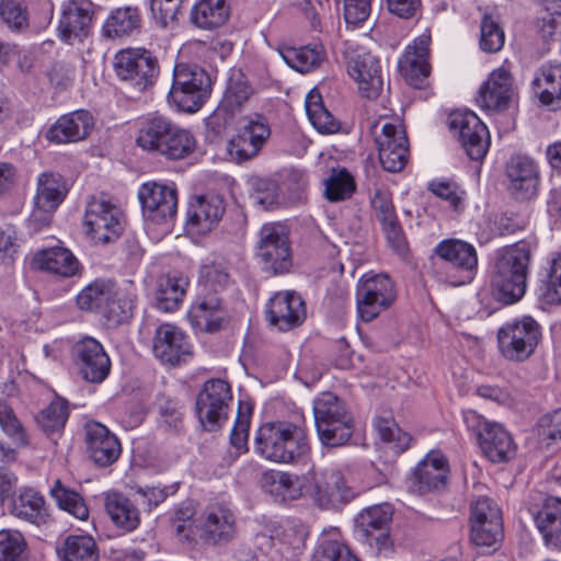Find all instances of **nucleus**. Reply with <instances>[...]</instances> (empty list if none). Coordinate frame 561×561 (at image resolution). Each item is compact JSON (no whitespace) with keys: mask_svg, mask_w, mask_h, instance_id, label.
Returning <instances> with one entry per match:
<instances>
[{"mask_svg":"<svg viewBox=\"0 0 561 561\" xmlns=\"http://www.w3.org/2000/svg\"><path fill=\"white\" fill-rule=\"evenodd\" d=\"M277 483L285 495L291 499L309 496L317 506L335 510L355 497L342 470L335 466L312 467L301 478L290 473L277 474Z\"/></svg>","mask_w":561,"mask_h":561,"instance_id":"nucleus-1","label":"nucleus"},{"mask_svg":"<svg viewBox=\"0 0 561 561\" xmlns=\"http://www.w3.org/2000/svg\"><path fill=\"white\" fill-rule=\"evenodd\" d=\"M254 449L268 461L293 462L309 451L306 428L289 421L264 423L256 432Z\"/></svg>","mask_w":561,"mask_h":561,"instance_id":"nucleus-2","label":"nucleus"},{"mask_svg":"<svg viewBox=\"0 0 561 561\" xmlns=\"http://www.w3.org/2000/svg\"><path fill=\"white\" fill-rule=\"evenodd\" d=\"M530 251L518 242L503 249L494 264L492 285L497 299L506 305L518 301L526 293Z\"/></svg>","mask_w":561,"mask_h":561,"instance_id":"nucleus-3","label":"nucleus"},{"mask_svg":"<svg viewBox=\"0 0 561 561\" xmlns=\"http://www.w3.org/2000/svg\"><path fill=\"white\" fill-rule=\"evenodd\" d=\"M439 260V278L453 286L470 283L477 272L478 254L474 247L458 239L440 241L434 249Z\"/></svg>","mask_w":561,"mask_h":561,"instance_id":"nucleus-4","label":"nucleus"},{"mask_svg":"<svg viewBox=\"0 0 561 561\" xmlns=\"http://www.w3.org/2000/svg\"><path fill=\"white\" fill-rule=\"evenodd\" d=\"M210 92V77L203 68L185 62L175 65L169 100L180 110L188 113L198 111Z\"/></svg>","mask_w":561,"mask_h":561,"instance_id":"nucleus-5","label":"nucleus"},{"mask_svg":"<svg viewBox=\"0 0 561 561\" xmlns=\"http://www.w3.org/2000/svg\"><path fill=\"white\" fill-rule=\"evenodd\" d=\"M541 327L530 316H524L503 324L497 331V347L510 362L528 359L541 341Z\"/></svg>","mask_w":561,"mask_h":561,"instance_id":"nucleus-6","label":"nucleus"},{"mask_svg":"<svg viewBox=\"0 0 561 561\" xmlns=\"http://www.w3.org/2000/svg\"><path fill=\"white\" fill-rule=\"evenodd\" d=\"M255 254L265 271L275 275L287 273L293 266V252L286 227L279 222L263 225Z\"/></svg>","mask_w":561,"mask_h":561,"instance_id":"nucleus-7","label":"nucleus"},{"mask_svg":"<svg viewBox=\"0 0 561 561\" xmlns=\"http://www.w3.org/2000/svg\"><path fill=\"white\" fill-rule=\"evenodd\" d=\"M397 297L393 282L386 274H365L357 284L358 317L369 322L392 306Z\"/></svg>","mask_w":561,"mask_h":561,"instance_id":"nucleus-8","label":"nucleus"},{"mask_svg":"<svg viewBox=\"0 0 561 561\" xmlns=\"http://www.w3.org/2000/svg\"><path fill=\"white\" fill-rule=\"evenodd\" d=\"M348 76L366 99H377L383 88L379 59L360 46L345 42L343 51Z\"/></svg>","mask_w":561,"mask_h":561,"instance_id":"nucleus-9","label":"nucleus"},{"mask_svg":"<svg viewBox=\"0 0 561 561\" xmlns=\"http://www.w3.org/2000/svg\"><path fill=\"white\" fill-rule=\"evenodd\" d=\"M87 233L96 243L116 240L124 230L122 209L104 196H93L84 213Z\"/></svg>","mask_w":561,"mask_h":561,"instance_id":"nucleus-10","label":"nucleus"},{"mask_svg":"<svg viewBox=\"0 0 561 561\" xmlns=\"http://www.w3.org/2000/svg\"><path fill=\"white\" fill-rule=\"evenodd\" d=\"M114 67L119 79L144 91L159 72L157 59L144 48L122 49L115 56Z\"/></svg>","mask_w":561,"mask_h":561,"instance_id":"nucleus-11","label":"nucleus"},{"mask_svg":"<svg viewBox=\"0 0 561 561\" xmlns=\"http://www.w3.org/2000/svg\"><path fill=\"white\" fill-rule=\"evenodd\" d=\"M199 538L210 546H222L237 538V518L234 513L224 504H210L196 519Z\"/></svg>","mask_w":561,"mask_h":561,"instance_id":"nucleus-12","label":"nucleus"},{"mask_svg":"<svg viewBox=\"0 0 561 561\" xmlns=\"http://www.w3.org/2000/svg\"><path fill=\"white\" fill-rule=\"evenodd\" d=\"M231 399L230 387L225 380L211 379L205 382L197 397L196 411L206 430L213 431L227 420L228 403Z\"/></svg>","mask_w":561,"mask_h":561,"instance_id":"nucleus-13","label":"nucleus"},{"mask_svg":"<svg viewBox=\"0 0 561 561\" xmlns=\"http://www.w3.org/2000/svg\"><path fill=\"white\" fill-rule=\"evenodd\" d=\"M449 127L459 135L468 157L481 160L488 152L490 136L486 126L471 111H456L450 114Z\"/></svg>","mask_w":561,"mask_h":561,"instance_id":"nucleus-14","label":"nucleus"},{"mask_svg":"<svg viewBox=\"0 0 561 561\" xmlns=\"http://www.w3.org/2000/svg\"><path fill=\"white\" fill-rule=\"evenodd\" d=\"M68 193L62 175L54 172H44L37 178V190L34 198L35 209L31 215V222L36 227L47 226L58 206Z\"/></svg>","mask_w":561,"mask_h":561,"instance_id":"nucleus-15","label":"nucleus"},{"mask_svg":"<svg viewBox=\"0 0 561 561\" xmlns=\"http://www.w3.org/2000/svg\"><path fill=\"white\" fill-rule=\"evenodd\" d=\"M138 197L145 217L156 224L170 222L178 210V192L172 185L148 182L140 186Z\"/></svg>","mask_w":561,"mask_h":561,"instance_id":"nucleus-16","label":"nucleus"},{"mask_svg":"<svg viewBox=\"0 0 561 561\" xmlns=\"http://www.w3.org/2000/svg\"><path fill=\"white\" fill-rule=\"evenodd\" d=\"M379 161L388 172L401 171L408 162L409 142L400 122H386L379 135L376 134Z\"/></svg>","mask_w":561,"mask_h":561,"instance_id":"nucleus-17","label":"nucleus"},{"mask_svg":"<svg viewBox=\"0 0 561 561\" xmlns=\"http://www.w3.org/2000/svg\"><path fill=\"white\" fill-rule=\"evenodd\" d=\"M73 356L79 373L89 382H102L111 369V360L102 344L93 337L85 336L73 346Z\"/></svg>","mask_w":561,"mask_h":561,"instance_id":"nucleus-18","label":"nucleus"},{"mask_svg":"<svg viewBox=\"0 0 561 561\" xmlns=\"http://www.w3.org/2000/svg\"><path fill=\"white\" fill-rule=\"evenodd\" d=\"M271 136L270 126L264 117H250L241 131L228 144L230 157L243 162L255 158Z\"/></svg>","mask_w":561,"mask_h":561,"instance_id":"nucleus-19","label":"nucleus"},{"mask_svg":"<svg viewBox=\"0 0 561 561\" xmlns=\"http://www.w3.org/2000/svg\"><path fill=\"white\" fill-rule=\"evenodd\" d=\"M152 350L159 360L171 366L185 363L192 356L187 336L170 323H163L157 328Z\"/></svg>","mask_w":561,"mask_h":561,"instance_id":"nucleus-20","label":"nucleus"},{"mask_svg":"<svg viewBox=\"0 0 561 561\" xmlns=\"http://www.w3.org/2000/svg\"><path fill=\"white\" fill-rule=\"evenodd\" d=\"M391 516L389 505L371 506L359 514L358 533L367 545L376 548L378 552L389 550L391 547L388 531Z\"/></svg>","mask_w":561,"mask_h":561,"instance_id":"nucleus-21","label":"nucleus"},{"mask_svg":"<svg viewBox=\"0 0 561 561\" xmlns=\"http://www.w3.org/2000/svg\"><path fill=\"white\" fill-rule=\"evenodd\" d=\"M266 316L271 325L279 331H288L302 323L305 305L294 291L276 293L268 301Z\"/></svg>","mask_w":561,"mask_h":561,"instance_id":"nucleus-22","label":"nucleus"},{"mask_svg":"<svg viewBox=\"0 0 561 561\" xmlns=\"http://www.w3.org/2000/svg\"><path fill=\"white\" fill-rule=\"evenodd\" d=\"M224 213L225 204L221 197L194 196L187 208L186 229L191 233H208L218 225Z\"/></svg>","mask_w":561,"mask_h":561,"instance_id":"nucleus-23","label":"nucleus"},{"mask_svg":"<svg viewBox=\"0 0 561 561\" xmlns=\"http://www.w3.org/2000/svg\"><path fill=\"white\" fill-rule=\"evenodd\" d=\"M188 319L195 329L211 333L224 327L227 311L217 294L198 290L197 297L188 310Z\"/></svg>","mask_w":561,"mask_h":561,"instance_id":"nucleus-24","label":"nucleus"},{"mask_svg":"<svg viewBox=\"0 0 561 561\" xmlns=\"http://www.w3.org/2000/svg\"><path fill=\"white\" fill-rule=\"evenodd\" d=\"M514 95L513 78L504 68L492 71L481 85L477 102L488 112L505 111Z\"/></svg>","mask_w":561,"mask_h":561,"instance_id":"nucleus-25","label":"nucleus"},{"mask_svg":"<svg viewBox=\"0 0 561 561\" xmlns=\"http://www.w3.org/2000/svg\"><path fill=\"white\" fill-rule=\"evenodd\" d=\"M430 43L431 37L415 38L399 60L400 73L414 88H422L430 76Z\"/></svg>","mask_w":561,"mask_h":561,"instance_id":"nucleus-26","label":"nucleus"},{"mask_svg":"<svg viewBox=\"0 0 561 561\" xmlns=\"http://www.w3.org/2000/svg\"><path fill=\"white\" fill-rule=\"evenodd\" d=\"M85 443L91 459L100 467L114 463L122 451L118 438L98 422L85 425Z\"/></svg>","mask_w":561,"mask_h":561,"instance_id":"nucleus-27","label":"nucleus"},{"mask_svg":"<svg viewBox=\"0 0 561 561\" xmlns=\"http://www.w3.org/2000/svg\"><path fill=\"white\" fill-rule=\"evenodd\" d=\"M94 127L92 114L84 110L62 115L46 133L47 140L56 144L76 142L85 139Z\"/></svg>","mask_w":561,"mask_h":561,"instance_id":"nucleus-28","label":"nucleus"},{"mask_svg":"<svg viewBox=\"0 0 561 561\" xmlns=\"http://www.w3.org/2000/svg\"><path fill=\"white\" fill-rule=\"evenodd\" d=\"M478 438L483 454L492 462L507 461L515 453L513 438L501 424L480 422Z\"/></svg>","mask_w":561,"mask_h":561,"instance_id":"nucleus-29","label":"nucleus"},{"mask_svg":"<svg viewBox=\"0 0 561 561\" xmlns=\"http://www.w3.org/2000/svg\"><path fill=\"white\" fill-rule=\"evenodd\" d=\"M510 190L520 199L536 195L539 185V173L535 162L523 156L513 157L506 165Z\"/></svg>","mask_w":561,"mask_h":561,"instance_id":"nucleus-30","label":"nucleus"},{"mask_svg":"<svg viewBox=\"0 0 561 561\" xmlns=\"http://www.w3.org/2000/svg\"><path fill=\"white\" fill-rule=\"evenodd\" d=\"M531 88L541 104L553 110L561 107V64H548L536 72Z\"/></svg>","mask_w":561,"mask_h":561,"instance_id":"nucleus-31","label":"nucleus"},{"mask_svg":"<svg viewBox=\"0 0 561 561\" xmlns=\"http://www.w3.org/2000/svg\"><path fill=\"white\" fill-rule=\"evenodd\" d=\"M33 265L42 271L71 277L79 271V262L70 250L53 247L38 251L33 257Z\"/></svg>","mask_w":561,"mask_h":561,"instance_id":"nucleus-32","label":"nucleus"},{"mask_svg":"<svg viewBox=\"0 0 561 561\" xmlns=\"http://www.w3.org/2000/svg\"><path fill=\"white\" fill-rule=\"evenodd\" d=\"M190 280L182 274L162 275L157 280L154 302L158 309L172 312L183 302Z\"/></svg>","mask_w":561,"mask_h":561,"instance_id":"nucleus-33","label":"nucleus"},{"mask_svg":"<svg viewBox=\"0 0 561 561\" xmlns=\"http://www.w3.org/2000/svg\"><path fill=\"white\" fill-rule=\"evenodd\" d=\"M535 523L545 545L551 549H561V499H547L535 516Z\"/></svg>","mask_w":561,"mask_h":561,"instance_id":"nucleus-34","label":"nucleus"},{"mask_svg":"<svg viewBox=\"0 0 561 561\" xmlns=\"http://www.w3.org/2000/svg\"><path fill=\"white\" fill-rule=\"evenodd\" d=\"M447 476V459L438 451L428 453L415 469V479L422 492L443 489Z\"/></svg>","mask_w":561,"mask_h":561,"instance_id":"nucleus-35","label":"nucleus"},{"mask_svg":"<svg viewBox=\"0 0 561 561\" xmlns=\"http://www.w3.org/2000/svg\"><path fill=\"white\" fill-rule=\"evenodd\" d=\"M92 3L69 1L62 8L59 21L61 35H88L92 25Z\"/></svg>","mask_w":561,"mask_h":561,"instance_id":"nucleus-36","label":"nucleus"},{"mask_svg":"<svg viewBox=\"0 0 561 561\" xmlns=\"http://www.w3.org/2000/svg\"><path fill=\"white\" fill-rule=\"evenodd\" d=\"M311 561H359L352 553L337 528L323 530L313 550Z\"/></svg>","mask_w":561,"mask_h":561,"instance_id":"nucleus-37","label":"nucleus"},{"mask_svg":"<svg viewBox=\"0 0 561 561\" xmlns=\"http://www.w3.org/2000/svg\"><path fill=\"white\" fill-rule=\"evenodd\" d=\"M229 5L226 0H201L191 11V22L201 30L214 31L228 21Z\"/></svg>","mask_w":561,"mask_h":561,"instance_id":"nucleus-38","label":"nucleus"},{"mask_svg":"<svg viewBox=\"0 0 561 561\" xmlns=\"http://www.w3.org/2000/svg\"><path fill=\"white\" fill-rule=\"evenodd\" d=\"M308 535V527L304 523L287 520L273 529L271 540L280 552L295 557L305 548Z\"/></svg>","mask_w":561,"mask_h":561,"instance_id":"nucleus-39","label":"nucleus"},{"mask_svg":"<svg viewBox=\"0 0 561 561\" xmlns=\"http://www.w3.org/2000/svg\"><path fill=\"white\" fill-rule=\"evenodd\" d=\"M105 508L113 523L124 530L131 531L140 523L137 507L121 493L112 492L106 494Z\"/></svg>","mask_w":561,"mask_h":561,"instance_id":"nucleus-40","label":"nucleus"},{"mask_svg":"<svg viewBox=\"0 0 561 561\" xmlns=\"http://www.w3.org/2000/svg\"><path fill=\"white\" fill-rule=\"evenodd\" d=\"M195 148L196 139L193 134L172 122L164 141L160 144L159 154L171 160H179L193 153Z\"/></svg>","mask_w":561,"mask_h":561,"instance_id":"nucleus-41","label":"nucleus"},{"mask_svg":"<svg viewBox=\"0 0 561 561\" xmlns=\"http://www.w3.org/2000/svg\"><path fill=\"white\" fill-rule=\"evenodd\" d=\"M115 295V284L107 279H96L85 286L77 296V305L81 310L95 311L102 314L106 304Z\"/></svg>","mask_w":561,"mask_h":561,"instance_id":"nucleus-42","label":"nucleus"},{"mask_svg":"<svg viewBox=\"0 0 561 561\" xmlns=\"http://www.w3.org/2000/svg\"><path fill=\"white\" fill-rule=\"evenodd\" d=\"M62 561H98L99 552L94 539L88 535L68 536L57 549Z\"/></svg>","mask_w":561,"mask_h":561,"instance_id":"nucleus-43","label":"nucleus"},{"mask_svg":"<svg viewBox=\"0 0 561 561\" xmlns=\"http://www.w3.org/2000/svg\"><path fill=\"white\" fill-rule=\"evenodd\" d=\"M228 264L224 260L207 262L201 266L198 290L217 294L230 284Z\"/></svg>","mask_w":561,"mask_h":561,"instance_id":"nucleus-44","label":"nucleus"},{"mask_svg":"<svg viewBox=\"0 0 561 561\" xmlns=\"http://www.w3.org/2000/svg\"><path fill=\"white\" fill-rule=\"evenodd\" d=\"M172 121L156 116L145 121L138 129L136 144L146 151H160V144L164 141Z\"/></svg>","mask_w":561,"mask_h":561,"instance_id":"nucleus-45","label":"nucleus"},{"mask_svg":"<svg viewBox=\"0 0 561 561\" xmlns=\"http://www.w3.org/2000/svg\"><path fill=\"white\" fill-rule=\"evenodd\" d=\"M141 18L136 8H117L103 24V35H128L140 32Z\"/></svg>","mask_w":561,"mask_h":561,"instance_id":"nucleus-46","label":"nucleus"},{"mask_svg":"<svg viewBox=\"0 0 561 561\" xmlns=\"http://www.w3.org/2000/svg\"><path fill=\"white\" fill-rule=\"evenodd\" d=\"M306 112L312 126L322 134H332L337 130L339 124L332 114L324 107L319 90L312 89L306 96Z\"/></svg>","mask_w":561,"mask_h":561,"instance_id":"nucleus-47","label":"nucleus"},{"mask_svg":"<svg viewBox=\"0 0 561 561\" xmlns=\"http://www.w3.org/2000/svg\"><path fill=\"white\" fill-rule=\"evenodd\" d=\"M11 513L33 524H37L43 517L45 501L44 497L33 489L21 490L19 497L13 499Z\"/></svg>","mask_w":561,"mask_h":561,"instance_id":"nucleus-48","label":"nucleus"},{"mask_svg":"<svg viewBox=\"0 0 561 561\" xmlns=\"http://www.w3.org/2000/svg\"><path fill=\"white\" fill-rule=\"evenodd\" d=\"M316 427L323 445L339 447L351 438L354 428V419L353 415H347L330 422L317 423Z\"/></svg>","mask_w":561,"mask_h":561,"instance_id":"nucleus-49","label":"nucleus"},{"mask_svg":"<svg viewBox=\"0 0 561 561\" xmlns=\"http://www.w3.org/2000/svg\"><path fill=\"white\" fill-rule=\"evenodd\" d=\"M252 90L241 75L229 79L218 114L225 112L231 117L239 113L249 101Z\"/></svg>","mask_w":561,"mask_h":561,"instance_id":"nucleus-50","label":"nucleus"},{"mask_svg":"<svg viewBox=\"0 0 561 561\" xmlns=\"http://www.w3.org/2000/svg\"><path fill=\"white\" fill-rule=\"evenodd\" d=\"M280 54L290 67L302 72L320 62L324 56V49L319 44H308L299 47H287Z\"/></svg>","mask_w":561,"mask_h":561,"instance_id":"nucleus-51","label":"nucleus"},{"mask_svg":"<svg viewBox=\"0 0 561 561\" xmlns=\"http://www.w3.org/2000/svg\"><path fill=\"white\" fill-rule=\"evenodd\" d=\"M355 188V180L346 169H333L329 178L324 180V195L330 202L348 199Z\"/></svg>","mask_w":561,"mask_h":561,"instance_id":"nucleus-52","label":"nucleus"},{"mask_svg":"<svg viewBox=\"0 0 561 561\" xmlns=\"http://www.w3.org/2000/svg\"><path fill=\"white\" fill-rule=\"evenodd\" d=\"M314 422H330L352 415L345 403L332 392H323L313 401Z\"/></svg>","mask_w":561,"mask_h":561,"instance_id":"nucleus-53","label":"nucleus"},{"mask_svg":"<svg viewBox=\"0 0 561 561\" xmlns=\"http://www.w3.org/2000/svg\"><path fill=\"white\" fill-rule=\"evenodd\" d=\"M50 494L61 510L68 512L80 520H85L88 518L89 510L82 496L64 486L59 480L55 482V485L50 490Z\"/></svg>","mask_w":561,"mask_h":561,"instance_id":"nucleus-54","label":"nucleus"},{"mask_svg":"<svg viewBox=\"0 0 561 561\" xmlns=\"http://www.w3.org/2000/svg\"><path fill=\"white\" fill-rule=\"evenodd\" d=\"M135 295L115 288L114 297L107 301L102 316L111 324H119L128 320L135 308Z\"/></svg>","mask_w":561,"mask_h":561,"instance_id":"nucleus-55","label":"nucleus"},{"mask_svg":"<svg viewBox=\"0 0 561 561\" xmlns=\"http://www.w3.org/2000/svg\"><path fill=\"white\" fill-rule=\"evenodd\" d=\"M68 415L69 411L66 401L58 398L37 414L36 422L45 433L53 434L64 428Z\"/></svg>","mask_w":561,"mask_h":561,"instance_id":"nucleus-56","label":"nucleus"},{"mask_svg":"<svg viewBox=\"0 0 561 561\" xmlns=\"http://www.w3.org/2000/svg\"><path fill=\"white\" fill-rule=\"evenodd\" d=\"M545 4L534 22V31L542 35H554L561 28V0H538Z\"/></svg>","mask_w":561,"mask_h":561,"instance_id":"nucleus-57","label":"nucleus"},{"mask_svg":"<svg viewBox=\"0 0 561 561\" xmlns=\"http://www.w3.org/2000/svg\"><path fill=\"white\" fill-rule=\"evenodd\" d=\"M502 538L501 518L471 522V540L479 547H494Z\"/></svg>","mask_w":561,"mask_h":561,"instance_id":"nucleus-58","label":"nucleus"},{"mask_svg":"<svg viewBox=\"0 0 561 561\" xmlns=\"http://www.w3.org/2000/svg\"><path fill=\"white\" fill-rule=\"evenodd\" d=\"M0 426L19 447L28 445V435L15 415L12 407L0 399Z\"/></svg>","mask_w":561,"mask_h":561,"instance_id":"nucleus-59","label":"nucleus"},{"mask_svg":"<svg viewBox=\"0 0 561 561\" xmlns=\"http://www.w3.org/2000/svg\"><path fill=\"white\" fill-rule=\"evenodd\" d=\"M376 430L380 438L391 445L396 453H402L410 446V434L401 431L393 419L380 417L376 421Z\"/></svg>","mask_w":561,"mask_h":561,"instance_id":"nucleus-60","label":"nucleus"},{"mask_svg":"<svg viewBox=\"0 0 561 561\" xmlns=\"http://www.w3.org/2000/svg\"><path fill=\"white\" fill-rule=\"evenodd\" d=\"M25 549L26 542L20 531L0 530V561H22Z\"/></svg>","mask_w":561,"mask_h":561,"instance_id":"nucleus-61","label":"nucleus"},{"mask_svg":"<svg viewBox=\"0 0 561 561\" xmlns=\"http://www.w3.org/2000/svg\"><path fill=\"white\" fill-rule=\"evenodd\" d=\"M539 444L549 447L561 442V409L542 415L537 423Z\"/></svg>","mask_w":561,"mask_h":561,"instance_id":"nucleus-62","label":"nucleus"},{"mask_svg":"<svg viewBox=\"0 0 561 561\" xmlns=\"http://www.w3.org/2000/svg\"><path fill=\"white\" fill-rule=\"evenodd\" d=\"M185 0H151L150 9L153 20L161 27H173L178 22L180 13Z\"/></svg>","mask_w":561,"mask_h":561,"instance_id":"nucleus-63","label":"nucleus"},{"mask_svg":"<svg viewBox=\"0 0 561 561\" xmlns=\"http://www.w3.org/2000/svg\"><path fill=\"white\" fill-rule=\"evenodd\" d=\"M196 514V506L193 502L182 503L174 513V528L176 535L183 540H193L196 535V528L193 517Z\"/></svg>","mask_w":561,"mask_h":561,"instance_id":"nucleus-64","label":"nucleus"}]
</instances>
